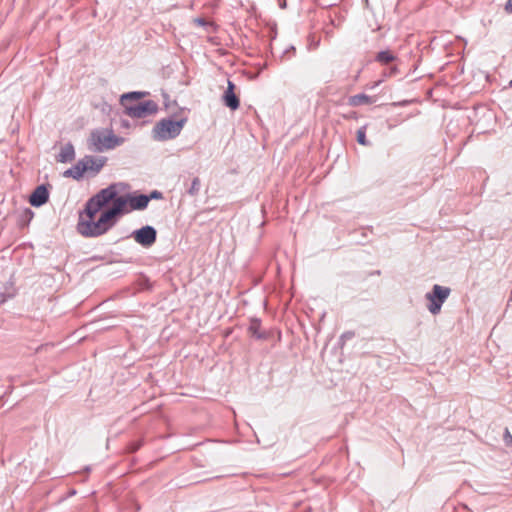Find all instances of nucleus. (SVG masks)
Returning <instances> with one entry per match:
<instances>
[{
	"label": "nucleus",
	"instance_id": "7",
	"mask_svg": "<svg viewBox=\"0 0 512 512\" xmlns=\"http://www.w3.org/2000/svg\"><path fill=\"white\" fill-rule=\"evenodd\" d=\"M156 230L152 226H144L132 233L134 240L143 247H150L156 241Z\"/></svg>",
	"mask_w": 512,
	"mask_h": 512
},
{
	"label": "nucleus",
	"instance_id": "20",
	"mask_svg": "<svg viewBox=\"0 0 512 512\" xmlns=\"http://www.w3.org/2000/svg\"><path fill=\"white\" fill-rule=\"evenodd\" d=\"M195 22L198 24V25H204V20L203 19H196Z\"/></svg>",
	"mask_w": 512,
	"mask_h": 512
},
{
	"label": "nucleus",
	"instance_id": "13",
	"mask_svg": "<svg viewBox=\"0 0 512 512\" xmlns=\"http://www.w3.org/2000/svg\"><path fill=\"white\" fill-rule=\"evenodd\" d=\"M373 102L374 101H373L372 97H370L366 94H357V95L352 96L349 99V103L352 106H359L362 104H371Z\"/></svg>",
	"mask_w": 512,
	"mask_h": 512
},
{
	"label": "nucleus",
	"instance_id": "17",
	"mask_svg": "<svg viewBox=\"0 0 512 512\" xmlns=\"http://www.w3.org/2000/svg\"><path fill=\"white\" fill-rule=\"evenodd\" d=\"M260 327V322L258 320H253L250 324L249 331L256 337L260 338L261 335L258 334V329Z\"/></svg>",
	"mask_w": 512,
	"mask_h": 512
},
{
	"label": "nucleus",
	"instance_id": "15",
	"mask_svg": "<svg viewBox=\"0 0 512 512\" xmlns=\"http://www.w3.org/2000/svg\"><path fill=\"white\" fill-rule=\"evenodd\" d=\"M357 141L359 144L361 145H368V141L366 140V131H365V127H361L360 129H358L357 131Z\"/></svg>",
	"mask_w": 512,
	"mask_h": 512
},
{
	"label": "nucleus",
	"instance_id": "21",
	"mask_svg": "<svg viewBox=\"0 0 512 512\" xmlns=\"http://www.w3.org/2000/svg\"><path fill=\"white\" fill-rule=\"evenodd\" d=\"M157 195H158V193H157V192H153V193L151 194V196H150V199H151V198H156V197H157Z\"/></svg>",
	"mask_w": 512,
	"mask_h": 512
},
{
	"label": "nucleus",
	"instance_id": "2",
	"mask_svg": "<svg viewBox=\"0 0 512 512\" xmlns=\"http://www.w3.org/2000/svg\"><path fill=\"white\" fill-rule=\"evenodd\" d=\"M149 201L150 197L143 194L119 196L113 206L100 213L98 223L94 225L95 233L108 231L116 224L119 216L132 210H143Z\"/></svg>",
	"mask_w": 512,
	"mask_h": 512
},
{
	"label": "nucleus",
	"instance_id": "6",
	"mask_svg": "<svg viewBox=\"0 0 512 512\" xmlns=\"http://www.w3.org/2000/svg\"><path fill=\"white\" fill-rule=\"evenodd\" d=\"M450 292V288L435 284L432 291L426 294V299L429 301L427 308L431 314L437 315L441 311V307L449 297Z\"/></svg>",
	"mask_w": 512,
	"mask_h": 512
},
{
	"label": "nucleus",
	"instance_id": "8",
	"mask_svg": "<svg viewBox=\"0 0 512 512\" xmlns=\"http://www.w3.org/2000/svg\"><path fill=\"white\" fill-rule=\"evenodd\" d=\"M235 85L233 82L228 81L227 89L225 90L222 100L226 107L230 108L232 111H235L239 108L240 101L237 95L234 92Z\"/></svg>",
	"mask_w": 512,
	"mask_h": 512
},
{
	"label": "nucleus",
	"instance_id": "16",
	"mask_svg": "<svg viewBox=\"0 0 512 512\" xmlns=\"http://www.w3.org/2000/svg\"><path fill=\"white\" fill-rule=\"evenodd\" d=\"M200 190V180L199 178H194L189 189V193L191 195H196Z\"/></svg>",
	"mask_w": 512,
	"mask_h": 512
},
{
	"label": "nucleus",
	"instance_id": "19",
	"mask_svg": "<svg viewBox=\"0 0 512 512\" xmlns=\"http://www.w3.org/2000/svg\"><path fill=\"white\" fill-rule=\"evenodd\" d=\"M506 11L512 12V0H508L505 6Z\"/></svg>",
	"mask_w": 512,
	"mask_h": 512
},
{
	"label": "nucleus",
	"instance_id": "10",
	"mask_svg": "<svg viewBox=\"0 0 512 512\" xmlns=\"http://www.w3.org/2000/svg\"><path fill=\"white\" fill-rule=\"evenodd\" d=\"M83 165L86 166V171L98 172L103 167L105 160L103 158L85 157L82 159Z\"/></svg>",
	"mask_w": 512,
	"mask_h": 512
},
{
	"label": "nucleus",
	"instance_id": "4",
	"mask_svg": "<svg viewBox=\"0 0 512 512\" xmlns=\"http://www.w3.org/2000/svg\"><path fill=\"white\" fill-rule=\"evenodd\" d=\"M124 142L123 138L117 137L109 129L93 130L88 139L89 149L95 152H103L113 149Z\"/></svg>",
	"mask_w": 512,
	"mask_h": 512
},
{
	"label": "nucleus",
	"instance_id": "3",
	"mask_svg": "<svg viewBox=\"0 0 512 512\" xmlns=\"http://www.w3.org/2000/svg\"><path fill=\"white\" fill-rule=\"evenodd\" d=\"M143 94L130 92L121 96V104L125 107L126 114L133 118H144L157 112L158 106L152 100L137 102L128 105L129 100H138Z\"/></svg>",
	"mask_w": 512,
	"mask_h": 512
},
{
	"label": "nucleus",
	"instance_id": "14",
	"mask_svg": "<svg viewBox=\"0 0 512 512\" xmlns=\"http://www.w3.org/2000/svg\"><path fill=\"white\" fill-rule=\"evenodd\" d=\"M376 59H377V61H379L382 64H388V63L394 61L395 57L389 51H381L377 54Z\"/></svg>",
	"mask_w": 512,
	"mask_h": 512
},
{
	"label": "nucleus",
	"instance_id": "12",
	"mask_svg": "<svg viewBox=\"0 0 512 512\" xmlns=\"http://www.w3.org/2000/svg\"><path fill=\"white\" fill-rule=\"evenodd\" d=\"M74 156V147L71 144H66L61 148V151L58 155V160L63 163L70 162L74 159Z\"/></svg>",
	"mask_w": 512,
	"mask_h": 512
},
{
	"label": "nucleus",
	"instance_id": "18",
	"mask_svg": "<svg viewBox=\"0 0 512 512\" xmlns=\"http://www.w3.org/2000/svg\"><path fill=\"white\" fill-rule=\"evenodd\" d=\"M504 441L507 446H512V435L510 434L508 429L505 430Z\"/></svg>",
	"mask_w": 512,
	"mask_h": 512
},
{
	"label": "nucleus",
	"instance_id": "11",
	"mask_svg": "<svg viewBox=\"0 0 512 512\" xmlns=\"http://www.w3.org/2000/svg\"><path fill=\"white\" fill-rule=\"evenodd\" d=\"M86 172V166L83 165V161H79L74 167L66 170L64 176L79 179Z\"/></svg>",
	"mask_w": 512,
	"mask_h": 512
},
{
	"label": "nucleus",
	"instance_id": "5",
	"mask_svg": "<svg viewBox=\"0 0 512 512\" xmlns=\"http://www.w3.org/2000/svg\"><path fill=\"white\" fill-rule=\"evenodd\" d=\"M185 123L186 119H162L154 126L152 130V137L157 141L174 139L181 133Z\"/></svg>",
	"mask_w": 512,
	"mask_h": 512
},
{
	"label": "nucleus",
	"instance_id": "1",
	"mask_svg": "<svg viewBox=\"0 0 512 512\" xmlns=\"http://www.w3.org/2000/svg\"><path fill=\"white\" fill-rule=\"evenodd\" d=\"M116 185H110L105 189L99 191L86 203V207L83 213L80 214L77 229L79 233L85 237H98L103 235L107 231L95 233L94 225L98 223L97 214L101 211L108 203L114 202L119 196Z\"/></svg>",
	"mask_w": 512,
	"mask_h": 512
},
{
	"label": "nucleus",
	"instance_id": "9",
	"mask_svg": "<svg viewBox=\"0 0 512 512\" xmlns=\"http://www.w3.org/2000/svg\"><path fill=\"white\" fill-rule=\"evenodd\" d=\"M49 199V192L44 185L38 186L30 195L29 202L34 207L44 205Z\"/></svg>",
	"mask_w": 512,
	"mask_h": 512
}]
</instances>
